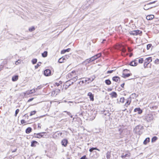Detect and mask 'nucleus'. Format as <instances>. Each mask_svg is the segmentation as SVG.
I'll list each match as a JSON object with an SVG mask.
<instances>
[{
    "instance_id": "obj_44",
    "label": "nucleus",
    "mask_w": 159,
    "mask_h": 159,
    "mask_svg": "<svg viewBox=\"0 0 159 159\" xmlns=\"http://www.w3.org/2000/svg\"><path fill=\"white\" fill-rule=\"evenodd\" d=\"M114 71H115V70H108L107 72V74H111V73H112Z\"/></svg>"
},
{
    "instance_id": "obj_43",
    "label": "nucleus",
    "mask_w": 159,
    "mask_h": 159,
    "mask_svg": "<svg viewBox=\"0 0 159 159\" xmlns=\"http://www.w3.org/2000/svg\"><path fill=\"white\" fill-rule=\"evenodd\" d=\"M32 91H33V90H31L28 92H27L26 94H29L32 93H33Z\"/></svg>"
},
{
    "instance_id": "obj_11",
    "label": "nucleus",
    "mask_w": 159,
    "mask_h": 159,
    "mask_svg": "<svg viewBox=\"0 0 159 159\" xmlns=\"http://www.w3.org/2000/svg\"><path fill=\"white\" fill-rule=\"evenodd\" d=\"M134 112H138L139 114H141L142 113L143 111L139 107L136 108L134 109Z\"/></svg>"
},
{
    "instance_id": "obj_35",
    "label": "nucleus",
    "mask_w": 159,
    "mask_h": 159,
    "mask_svg": "<svg viewBox=\"0 0 159 159\" xmlns=\"http://www.w3.org/2000/svg\"><path fill=\"white\" fill-rule=\"evenodd\" d=\"M35 29L34 27L33 26L29 28V31L32 32L35 30Z\"/></svg>"
},
{
    "instance_id": "obj_56",
    "label": "nucleus",
    "mask_w": 159,
    "mask_h": 159,
    "mask_svg": "<svg viewBox=\"0 0 159 159\" xmlns=\"http://www.w3.org/2000/svg\"><path fill=\"white\" fill-rule=\"evenodd\" d=\"M156 2V1H154L153 2H151L150 3H148V5L151 4H152L155 3V2Z\"/></svg>"
},
{
    "instance_id": "obj_30",
    "label": "nucleus",
    "mask_w": 159,
    "mask_h": 159,
    "mask_svg": "<svg viewBox=\"0 0 159 159\" xmlns=\"http://www.w3.org/2000/svg\"><path fill=\"white\" fill-rule=\"evenodd\" d=\"M77 79H78V77L76 75H75V76H73L72 79H71L70 80H73L74 81H75L77 80Z\"/></svg>"
},
{
    "instance_id": "obj_19",
    "label": "nucleus",
    "mask_w": 159,
    "mask_h": 159,
    "mask_svg": "<svg viewBox=\"0 0 159 159\" xmlns=\"http://www.w3.org/2000/svg\"><path fill=\"white\" fill-rule=\"evenodd\" d=\"M32 129L31 127H29L27 128L25 130V132L26 134H29L31 132Z\"/></svg>"
},
{
    "instance_id": "obj_54",
    "label": "nucleus",
    "mask_w": 159,
    "mask_h": 159,
    "mask_svg": "<svg viewBox=\"0 0 159 159\" xmlns=\"http://www.w3.org/2000/svg\"><path fill=\"white\" fill-rule=\"evenodd\" d=\"M3 67V66L2 65H0V71L2 69Z\"/></svg>"
},
{
    "instance_id": "obj_20",
    "label": "nucleus",
    "mask_w": 159,
    "mask_h": 159,
    "mask_svg": "<svg viewBox=\"0 0 159 159\" xmlns=\"http://www.w3.org/2000/svg\"><path fill=\"white\" fill-rule=\"evenodd\" d=\"M149 5L148 4H146V5H145V6H144V9L145 10H147L148 9H149L150 8H152V7H149Z\"/></svg>"
},
{
    "instance_id": "obj_26",
    "label": "nucleus",
    "mask_w": 159,
    "mask_h": 159,
    "mask_svg": "<svg viewBox=\"0 0 159 159\" xmlns=\"http://www.w3.org/2000/svg\"><path fill=\"white\" fill-rule=\"evenodd\" d=\"M105 83L107 85H109L111 84V82L109 79L106 80H105Z\"/></svg>"
},
{
    "instance_id": "obj_9",
    "label": "nucleus",
    "mask_w": 159,
    "mask_h": 159,
    "mask_svg": "<svg viewBox=\"0 0 159 159\" xmlns=\"http://www.w3.org/2000/svg\"><path fill=\"white\" fill-rule=\"evenodd\" d=\"M152 61V57H149L145 59L144 62H145L146 63L149 64Z\"/></svg>"
},
{
    "instance_id": "obj_18",
    "label": "nucleus",
    "mask_w": 159,
    "mask_h": 159,
    "mask_svg": "<svg viewBox=\"0 0 159 159\" xmlns=\"http://www.w3.org/2000/svg\"><path fill=\"white\" fill-rule=\"evenodd\" d=\"M18 78V76L17 75H16L13 76L12 78V80L13 81H16Z\"/></svg>"
},
{
    "instance_id": "obj_6",
    "label": "nucleus",
    "mask_w": 159,
    "mask_h": 159,
    "mask_svg": "<svg viewBox=\"0 0 159 159\" xmlns=\"http://www.w3.org/2000/svg\"><path fill=\"white\" fill-rule=\"evenodd\" d=\"M68 143V140L66 139H63L61 142L62 145L65 147L67 146Z\"/></svg>"
},
{
    "instance_id": "obj_3",
    "label": "nucleus",
    "mask_w": 159,
    "mask_h": 159,
    "mask_svg": "<svg viewBox=\"0 0 159 159\" xmlns=\"http://www.w3.org/2000/svg\"><path fill=\"white\" fill-rule=\"evenodd\" d=\"M142 33V32L139 30H134L130 31V33L131 34H132L134 35H136L138 34H140Z\"/></svg>"
},
{
    "instance_id": "obj_21",
    "label": "nucleus",
    "mask_w": 159,
    "mask_h": 159,
    "mask_svg": "<svg viewBox=\"0 0 159 159\" xmlns=\"http://www.w3.org/2000/svg\"><path fill=\"white\" fill-rule=\"evenodd\" d=\"M38 143L37 142L35 141H33L31 142V147H35L36 146V144Z\"/></svg>"
},
{
    "instance_id": "obj_41",
    "label": "nucleus",
    "mask_w": 159,
    "mask_h": 159,
    "mask_svg": "<svg viewBox=\"0 0 159 159\" xmlns=\"http://www.w3.org/2000/svg\"><path fill=\"white\" fill-rule=\"evenodd\" d=\"M152 45L151 44H148L147 45V48L148 50L151 47Z\"/></svg>"
},
{
    "instance_id": "obj_10",
    "label": "nucleus",
    "mask_w": 159,
    "mask_h": 159,
    "mask_svg": "<svg viewBox=\"0 0 159 159\" xmlns=\"http://www.w3.org/2000/svg\"><path fill=\"white\" fill-rule=\"evenodd\" d=\"M88 96L89 97L91 101H93L94 96L91 92L88 93Z\"/></svg>"
},
{
    "instance_id": "obj_47",
    "label": "nucleus",
    "mask_w": 159,
    "mask_h": 159,
    "mask_svg": "<svg viewBox=\"0 0 159 159\" xmlns=\"http://www.w3.org/2000/svg\"><path fill=\"white\" fill-rule=\"evenodd\" d=\"M43 87V86L42 85H40V86H39L37 87V88L36 89V90H37L38 89H41Z\"/></svg>"
},
{
    "instance_id": "obj_33",
    "label": "nucleus",
    "mask_w": 159,
    "mask_h": 159,
    "mask_svg": "<svg viewBox=\"0 0 159 159\" xmlns=\"http://www.w3.org/2000/svg\"><path fill=\"white\" fill-rule=\"evenodd\" d=\"M129 154H126L125 155H122L121 156V157L122 158H125V157H129Z\"/></svg>"
},
{
    "instance_id": "obj_39",
    "label": "nucleus",
    "mask_w": 159,
    "mask_h": 159,
    "mask_svg": "<svg viewBox=\"0 0 159 159\" xmlns=\"http://www.w3.org/2000/svg\"><path fill=\"white\" fill-rule=\"evenodd\" d=\"M58 61L59 63H62L64 62V60L62 59L61 58L60 59H59Z\"/></svg>"
},
{
    "instance_id": "obj_48",
    "label": "nucleus",
    "mask_w": 159,
    "mask_h": 159,
    "mask_svg": "<svg viewBox=\"0 0 159 159\" xmlns=\"http://www.w3.org/2000/svg\"><path fill=\"white\" fill-rule=\"evenodd\" d=\"M20 62V60H18L16 62V65H18Z\"/></svg>"
},
{
    "instance_id": "obj_24",
    "label": "nucleus",
    "mask_w": 159,
    "mask_h": 159,
    "mask_svg": "<svg viewBox=\"0 0 159 159\" xmlns=\"http://www.w3.org/2000/svg\"><path fill=\"white\" fill-rule=\"evenodd\" d=\"M131 75V74L128 73V74H125V73H123V77L124 78H125L128 77H129Z\"/></svg>"
},
{
    "instance_id": "obj_28",
    "label": "nucleus",
    "mask_w": 159,
    "mask_h": 159,
    "mask_svg": "<svg viewBox=\"0 0 159 159\" xmlns=\"http://www.w3.org/2000/svg\"><path fill=\"white\" fill-rule=\"evenodd\" d=\"M93 61V60H91V58H90L89 59H86L85 61V63H89L92 61Z\"/></svg>"
},
{
    "instance_id": "obj_29",
    "label": "nucleus",
    "mask_w": 159,
    "mask_h": 159,
    "mask_svg": "<svg viewBox=\"0 0 159 159\" xmlns=\"http://www.w3.org/2000/svg\"><path fill=\"white\" fill-rule=\"evenodd\" d=\"M111 157L110 152H108L106 153V157L107 159L110 158Z\"/></svg>"
},
{
    "instance_id": "obj_25",
    "label": "nucleus",
    "mask_w": 159,
    "mask_h": 159,
    "mask_svg": "<svg viewBox=\"0 0 159 159\" xmlns=\"http://www.w3.org/2000/svg\"><path fill=\"white\" fill-rule=\"evenodd\" d=\"M150 141V139L149 138H146L143 141V144H146L148 143Z\"/></svg>"
},
{
    "instance_id": "obj_38",
    "label": "nucleus",
    "mask_w": 159,
    "mask_h": 159,
    "mask_svg": "<svg viewBox=\"0 0 159 159\" xmlns=\"http://www.w3.org/2000/svg\"><path fill=\"white\" fill-rule=\"evenodd\" d=\"M154 63L156 64H159V59H157L154 61Z\"/></svg>"
},
{
    "instance_id": "obj_16",
    "label": "nucleus",
    "mask_w": 159,
    "mask_h": 159,
    "mask_svg": "<svg viewBox=\"0 0 159 159\" xmlns=\"http://www.w3.org/2000/svg\"><path fill=\"white\" fill-rule=\"evenodd\" d=\"M117 103L118 104H119L120 102L123 103L125 102V99L124 97L121 98H120V102L118 101V99H117Z\"/></svg>"
},
{
    "instance_id": "obj_7",
    "label": "nucleus",
    "mask_w": 159,
    "mask_h": 159,
    "mask_svg": "<svg viewBox=\"0 0 159 159\" xmlns=\"http://www.w3.org/2000/svg\"><path fill=\"white\" fill-rule=\"evenodd\" d=\"M51 74V71L49 69L45 70L44 72V75L46 76H48L50 75Z\"/></svg>"
},
{
    "instance_id": "obj_40",
    "label": "nucleus",
    "mask_w": 159,
    "mask_h": 159,
    "mask_svg": "<svg viewBox=\"0 0 159 159\" xmlns=\"http://www.w3.org/2000/svg\"><path fill=\"white\" fill-rule=\"evenodd\" d=\"M143 61V58H140L139 60V62L140 63H142Z\"/></svg>"
},
{
    "instance_id": "obj_22",
    "label": "nucleus",
    "mask_w": 159,
    "mask_h": 159,
    "mask_svg": "<svg viewBox=\"0 0 159 159\" xmlns=\"http://www.w3.org/2000/svg\"><path fill=\"white\" fill-rule=\"evenodd\" d=\"M131 102V99L130 98H128L127 102L125 104V106H126V107H127L129 105Z\"/></svg>"
},
{
    "instance_id": "obj_15",
    "label": "nucleus",
    "mask_w": 159,
    "mask_h": 159,
    "mask_svg": "<svg viewBox=\"0 0 159 159\" xmlns=\"http://www.w3.org/2000/svg\"><path fill=\"white\" fill-rule=\"evenodd\" d=\"M118 130L120 132L119 135V136L117 137L116 138V139L121 138V137L120 135L123 132V129L122 128H119L118 129Z\"/></svg>"
},
{
    "instance_id": "obj_50",
    "label": "nucleus",
    "mask_w": 159,
    "mask_h": 159,
    "mask_svg": "<svg viewBox=\"0 0 159 159\" xmlns=\"http://www.w3.org/2000/svg\"><path fill=\"white\" fill-rule=\"evenodd\" d=\"M148 64H147V63H146L145 62H144V64H143V66L144 68H146L148 66Z\"/></svg>"
},
{
    "instance_id": "obj_14",
    "label": "nucleus",
    "mask_w": 159,
    "mask_h": 159,
    "mask_svg": "<svg viewBox=\"0 0 159 159\" xmlns=\"http://www.w3.org/2000/svg\"><path fill=\"white\" fill-rule=\"evenodd\" d=\"M137 63L135 61H131L129 65L131 66H136L137 65Z\"/></svg>"
},
{
    "instance_id": "obj_32",
    "label": "nucleus",
    "mask_w": 159,
    "mask_h": 159,
    "mask_svg": "<svg viewBox=\"0 0 159 159\" xmlns=\"http://www.w3.org/2000/svg\"><path fill=\"white\" fill-rule=\"evenodd\" d=\"M157 137L156 136L153 137L152 139V142H155L157 139Z\"/></svg>"
},
{
    "instance_id": "obj_52",
    "label": "nucleus",
    "mask_w": 159,
    "mask_h": 159,
    "mask_svg": "<svg viewBox=\"0 0 159 159\" xmlns=\"http://www.w3.org/2000/svg\"><path fill=\"white\" fill-rule=\"evenodd\" d=\"M34 99V98H30L28 100V102H29L32 101Z\"/></svg>"
},
{
    "instance_id": "obj_31",
    "label": "nucleus",
    "mask_w": 159,
    "mask_h": 159,
    "mask_svg": "<svg viewBox=\"0 0 159 159\" xmlns=\"http://www.w3.org/2000/svg\"><path fill=\"white\" fill-rule=\"evenodd\" d=\"M37 61V59L34 58L32 59L31 61L32 62V63L33 64H36Z\"/></svg>"
},
{
    "instance_id": "obj_2",
    "label": "nucleus",
    "mask_w": 159,
    "mask_h": 159,
    "mask_svg": "<svg viewBox=\"0 0 159 159\" xmlns=\"http://www.w3.org/2000/svg\"><path fill=\"white\" fill-rule=\"evenodd\" d=\"M75 75V71H73L71 73H69L66 75V77L67 79H72L73 76Z\"/></svg>"
},
{
    "instance_id": "obj_8",
    "label": "nucleus",
    "mask_w": 159,
    "mask_h": 159,
    "mask_svg": "<svg viewBox=\"0 0 159 159\" xmlns=\"http://www.w3.org/2000/svg\"><path fill=\"white\" fill-rule=\"evenodd\" d=\"M73 82H72L71 83V80H69L67 81L66 83V86H67V87H66V89L68 88L69 86H70L73 83Z\"/></svg>"
},
{
    "instance_id": "obj_4",
    "label": "nucleus",
    "mask_w": 159,
    "mask_h": 159,
    "mask_svg": "<svg viewBox=\"0 0 159 159\" xmlns=\"http://www.w3.org/2000/svg\"><path fill=\"white\" fill-rule=\"evenodd\" d=\"M101 56V53H98V54L96 55H95L91 57V60H93V61L94 60L97 59L98 57H100Z\"/></svg>"
},
{
    "instance_id": "obj_49",
    "label": "nucleus",
    "mask_w": 159,
    "mask_h": 159,
    "mask_svg": "<svg viewBox=\"0 0 159 159\" xmlns=\"http://www.w3.org/2000/svg\"><path fill=\"white\" fill-rule=\"evenodd\" d=\"M80 159H87L86 158V155H84Z\"/></svg>"
},
{
    "instance_id": "obj_36",
    "label": "nucleus",
    "mask_w": 159,
    "mask_h": 159,
    "mask_svg": "<svg viewBox=\"0 0 159 159\" xmlns=\"http://www.w3.org/2000/svg\"><path fill=\"white\" fill-rule=\"evenodd\" d=\"M41 64V62H39V63L37 64V65L35 66V69H37L38 67L39 66H40V64Z\"/></svg>"
},
{
    "instance_id": "obj_64",
    "label": "nucleus",
    "mask_w": 159,
    "mask_h": 159,
    "mask_svg": "<svg viewBox=\"0 0 159 159\" xmlns=\"http://www.w3.org/2000/svg\"><path fill=\"white\" fill-rule=\"evenodd\" d=\"M16 150H17V149H16L14 150H13L12 151V152H16Z\"/></svg>"
},
{
    "instance_id": "obj_42",
    "label": "nucleus",
    "mask_w": 159,
    "mask_h": 159,
    "mask_svg": "<svg viewBox=\"0 0 159 159\" xmlns=\"http://www.w3.org/2000/svg\"><path fill=\"white\" fill-rule=\"evenodd\" d=\"M19 109H17L16 110V111H15V116H17V115L19 113Z\"/></svg>"
},
{
    "instance_id": "obj_60",
    "label": "nucleus",
    "mask_w": 159,
    "mask_h": 159,
    "mask_svg": "<svg viewBox=\"0 0 159 159\" xmlns=\"http://www.w3.org/2000/svg\"><path fill=\"white\" fill-rule=\"evenodd\" d=\"M62 58V59L64 61V60H66V57H61Z\"/></svg>"
},
{
    "instance_id": "obj_46",
    "label": "nucleus",
    "mask_w": 159,
    "mask_h": 159,
    "mask_svg": "<svg viewBox=\"0 0 159 159\" xmlns=\"http://www.w3.org/2000/svg\"><path fill=\"white\" fill-rule=\"evenodd\" d=\"M21 124H23L26 123V121L24 120H21Z\"/></svg>"
},
{
    "instance_id": "obj_62",
    "label": "nucleus",
    "mask_w": 159,
    "mask_h": 159,
    "mask_svg": "<svg viewBox=\"0 0 159 159\" xmlns=\"http://www.w3.org/2000/svg\"><path fill=\"white\" fill-rule=\"evenodd\" d=\"M65 57H66V59H67L69 57V56L68 55H66Z\"/></svg>"
},
{
    "instance_id": "obj_12",
    "label": "nucleus",
    "mask_w": 159,
    "mask_h": 159,
    "mask_svg": "<svg viewBox=\"0 0 159 159\" xmlns=\"http://www.w3.org/2000/svg\"><path fill=\"white\" fill-rule=\"evenodd\" d=\"M112 79L113 81L117 82L119 80H120V78L118 76H115L113 77Z\"/></svg>"
},
{
    "instance_id": "obj_34",
    "label": "nucleus",
    "mask_w": 159,
    "mask_h": 159,
    "mask_svg": "<svg viewBox=\"0 0 159 159\" xmlns=\"http://www.w3.org/2000/svg\"><path fill=\"white\" fill-rule=\"evenodd\" d=\"M86 79H87V80H86V81H87V80L89 81V82H92L94 80V79L92 78H87Z\"/></svg>"
},
{
    "instance_id": "obj_51",
    "label": "nucleus",
    "mask_w": 159,
    "mask_h": 159,
    "mask_svg": "<svg viewBox=\"0 0 159 159\" xmlns=\"http://www.w3.org/2000/svg\"><path fill=\"white\" fill-rule=\"evenodd\" d=\"M126 51V50L124 48H123L122 49V52L124 53Z\"/></svg>"
},
{
    "instance_id": "obj_37",
    "label": "nucleus",
    "mask_w": 159,
    "mask_h": 159,
    "mask_svg": "<svg viewBox=\"0 0 159 159\" xmlns=\"http://www.w3.org/2000/svg\"><path fill=\"white\" fill-rule=\"evenodd\" d=\"M36 111H31L30 112V116H32L35 114Z\"/></svg>"
},
{
    "instance_id": "obj_61",
    "label": "nucleus",
    "mask_w": 159,
    "mask_h": 159,
    "mask_svg": "<svg viewBox=\"0 0 159 159\" xmlns=\"http://www.w3.org/2000/svg\"><path fill=\"white\" fill-rule=\"evenodd\" d=\"M124 85H125V83H123V84H121V86L122 88H123L124 87Z\"/></svg>"
},
{
    "instance_id": "obj_57",
    "label": "nucleus",
    "mask_w": 159,
    "mask_h": 159,
    "mask_svg": "<svg viewBox=\"0 0 159 159\" xmlns=\"http://www.w3.org/2000/svg\"><path fill=\"white\" fill-rule=\"evenodd\" d=\"M93 148H90L89 150V151L90 152H92L93 151Z\"/></svg>"
},
{
    "instance_id": "obj_27",
    "label": "nucleus",
    "mask_w": 159,
    "mask_h": 159,
    "mask_svg": "<svg viewBox=\"0 0 159 159\" xmlns=\"http://www.w3.org/2000/svg\"><path fill=\"white\" fill-rule=\"evenodd\" d=\"M48 55V52L47 51H44L43 53H42V55L43 57H45L47 56Z\"/></svg>"
},
{
    "instance_id": "obj_58",
    "label": "nucleus",
    "mask_w": 159,
    "mask_h": 159,
    "mask_svg": "<svg viewBox=\"0 0 159 159\" xmlns=\"http://www.w3.org/2000/svg\"><path fill=\"white\" fill-rule=\"evenodd\" d=\"M129 70L127 69H125L123 70V72H127L128 71H129Z\"/></svg>"
},
{
    "instance_id": "obj_23",
    "label": "nucleus",
    "mask_w": 159,
    "mask_h": 159,
    "mask_svg": "<svg viewBox=\"0 0 159 159\" xmlns=\"http://www.w3.org/2000/svg\"><path fill=\"white\" fill-rule=\"evenodd\" d=\"M70 50V48H68L66 49H65L62 50L61 51V54H64L66 52H68Z\"/></svg>"
},
{
    "instance_id": "obj_45",
    "label": "nucleus",
    "mask_w": 159,
    "mask_h": 159,
    "mask_svg": "<svg viewBox=\"0 0 159 159\" xmlns=\"http://www.w3.org/2000/svg\"><path fill=\"white\" fill-rule=\"evenodd\" d=\"M140 127V126H137L135 127V129L136 130V131L139 130Z\"/></svg>"
},
{
    "instance_id": "obj_5",
    "label": "nucleus",
    "mask_w": 159,
    "mask_h": 159,
    "mask_svg": "<svg viewBox=\"0 0 159 159\" xmlns=\"http://www.w3.org/2000/svg\"><path fill=\"white\" fill-rule=\"evenodd\" d=\"M45 132H42L38 134H34L35 137L38 138H40L43 137V134H45Z\"/></svg>"
},
{
    "instance_id": "obj_63",
    "label": "nucleus",
    "mask_w": 159,
    "mask_h": 159,
    "mask_svg": "<svg viewBox=\"0 0 159 159\" xmlns=\"http://www.w3.org/2000/svg\"><path fill=\"white\" fill-rule=\"evenodd\" d=\"M55 84L57 86H58L60 85V84L59 83H56Z\"/></svg>"
},
{
    "instance_id": "obj_55",
    "label": "nucleus",
    "mask_w": 159,
    "mask_h": 159,
    "mask_svg": "<svg viewBox=\"0 0 159 159\" xmlns=\"http://www.w3.org/2000/svg\"><path fill=\"white\" fill-rule=\"evenodd\" d=\"M65 112H66L67 113V114L69 115V116H70L71 115V114L69 112H67L66 111H65Z\"/></svg>"
},
{
    "instance_id": "obj_53",
    "label": "nucleus",
    "mask_w": 159,
    "mask_h": 159,
    "mask_svg": "<svg viewBox=\"0 0 159 159\" xmlns=\"http://www.w3.org/2000/svg\"><path fill=\"white\" fill-rule=\"evenodd\" d=\"M93 148V150H96L98 151H100V150L98 149L96 147Z\"/></svg>"
},
{
    "instance_id": "obj_1",
    "label": "nucleus",
    "mask_w": 159,
    "mask_h": 159,
    "mask_svg": "<svg viewBox=\"0 0 159 159\" xmlns=\"http://www.w3.org/2000/svg\"><path fill=\"white\" fill-rule=\"evenodd\" d=\"M153 115L151 114H149L145 116V119L148 122H150L153 120Z\"/></svg>"
},
{
    "instance_id": "obj_17",
    "label": "nucleus",
    "mask_w": 159,
    "mask_h": 159,
    "mask_svg": "<svg viewBox=\"0 0 159 159\" xmlns=\"http://www.w3.org/2000/svg\"><path fill=\"white\" fill-rule=\"evenodd\" d=\"M110 95H111V96L113 98H116L117 96V95L116 93L114 92H113L111 93L110 94Z\"/></svg>"
},
{
    "instance_id": "obj_13",
    "label": "nucleus",
    "mask_w": 159,
    "mask_h": 159,
    "mask_svg": "<svg viewBox=\"0 0 159 159\" xmlns=\"http://www.w3.org/2000/svg\"><path fill=\"white\" fill-rule=\"evenodd\" d=\"M154 16L153 15H150L147 16L146 17V19L148 20H150L154 18Z\"/></svg>"
},
{
    "instance_id": "obj_59",
    "label": "nucleus",
    "mask_w": 159,
    "mask_h": 159,
    "mask_svg": "<svg viewBox=\"0 0 159 159\" xmlns=\"http://www.w3.org/2000/svg\"><path fill=\"white\" fill-rule=\"evenodd\" d=\"M36 89H33L31 90H33L32 92L33 93H35L36 92Z\"/></svg>"
}]
</instances>
